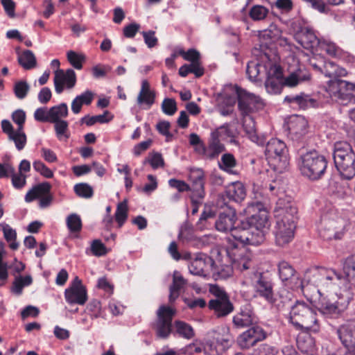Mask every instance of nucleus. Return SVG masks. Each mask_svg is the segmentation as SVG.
Masks as SVG:
<instances>
[{"instance_id": "f257e3e1", "label": "nucleus", "mask_w": 355, "mask_h": 355, "mask_svg": "<svg viewBox=\"0 0 355 355\" xmlns=\"http://www.w3.org/2000/svg\"><path fill=\"white\" fill-rule=\"evenodd\" d=\"M245 211L254 213L241 222L240 227L233 233V238L244 245H260L270 226L264 205L259 200H252L248 202Z\"/></svg>"}, {"instance_id": "f03ea898", "label": "nucleus", "mask_w": 355, "mask_h": 355, "mask_svg": "<svg viewBox=\"0 0 355 355\" xmlns=\"http://www.w3.org/2000/svg\"><path fill=\"white\" fill-rule=\"evenodd\" d=\"M311 273L313 275V283L318 287V293L320 298L318 302V309L325 318H336L340 316L347 308L350 293L347 291L340 290L338 292L337 285H332L327 290H320V279L321 276L317 270H313Z\"/></svg>"}, {"instance_id": "7ed1b4c3", "label": "nucleus", "mask_w": 355, "mask_h": 355, "mask_svg": "<svg viewBox=\"0 0 355 355\" xmlns=\"http://www.w3.org/2000/svg\"><path fill=\"white\" fill-rule=\"evenodd\" d=\"M297 209L290 200L279 198L274 208L276 219L275 236L276 244L283 247L289 243L293 236L297 218Z\"/></svg>"}, {"instance_id": "20e7f679", "label": "nucleus", "mask_w": 355, "mask_h": 355, "mask_svg": "<svg viewBox=\"0 0 355 355\" xmlns=\"http://www.w3.org/2000/svg\"><path fill=\"white\" fill-rule=\"evenodd\" d=\"M321 276L320 279V290H327L331 284L337 285L339 289L349 291L355 287V254L345 258L343 261L344 276L334 269L315 268Z\"/></svg>"}, {"instance_id": "39448f33", "label": "nucleus", "mask_w": 355, "mask_h": 355, "mask_svg": "<svg viewBox=\"0 0 355 355\" xmlns=\"http://www.w3.org/2000/svg\"><path fill=\"white\" fill-rule=\"evenodd\" d=\"M288 321L302 332H318L320 329L315 309L304 301H296L291 307Z\"/></svg>"}, {"instance_id": "423d86ee", "label": "nucleus", "mask_w": 355, "mask_h": 355, "mask_svg": "<svg viewBox=\"0 0 355 355\" xmlns=\"http://www.w3.org/2000/svg\"><path fill=\"white\" fill-rule=\"evenodd\" d=\"M227 254L231 260L232 266H225L219 270L215 266V271H211V272L216 276V279H225L230 277L233 268L243 272L255 267L256 263L252 253L244 248L238 249L237 245L235 243L230 244L227 249Z\"/></svg>"}, {"instance_id": "0eeeda50", "label": "nucleus", "mask_w": 355, "mask_h": 355, "mask_svg": "<svg viewBox=\"0 0 355 355\" xmlns=\"http://www.w3.org/2000/svg\"><path fill=\"white\" fill-rule=\"evenodd\" d=\"M327 164L326 157L316 150L302 153L297 161L301 173L312 180H318L324 175Z\"/></svg>"}, {"instance_id": "6e6552de", "label": "nucleus", "mask_w": 355, "mask_h": 355, "mask_svg": "<svg viewBox=\"0 0 355 355\" xmlns=\"http://www.w3.org/2000/svg\"><path fill=\"white\" fill-rule=\"evenodd\" d=\"M333 156L340 175L346 180L353 178L355 176V151L349 144L344 141L336 142Z\"/></svg>"}, {"instance_id": "1a4fd4ad", "label": "nucleus", "mask_w": 355, "mask_h": 355, "mask_svg": "<svg viewBox=\"0 0 355 355\" xmlns=\"http://www.w3.org/2000/svg\"><path fill=\"white\" fill-rule=\"evenodd\" d=\"M252 272L250 284L254 291V296L263 299L268 304L279 306L274 293V284L271 277L266 272H258L250 269Z\"/></svg>"}, {"instance_id": "9d476101", "label": "nucleus", "mask_w": 355, "mask_h": 355, "mask_svg": "<svg viewBox=\"0 0 355 355\" xmlns=\"http://www.w3.org/2000/svg\"><path fill=\"white\" fill-rule=\"evenodd\" d=\"M265 155L267 159L274 166L279 168H275L282 172L288 165V154L285 143L277 138H272L266 144Z\"/></svg>"}, {"instance_id": "9b49d317", "label": "nucleus", "mask_w": 355, "mask_h": 355, "mask_svg": "<svg viewBox=\"0 0 355 355\" xmlns=\"http://www.w3.org/2000/svg\"><path fill=\"white\" fill-rule=\"evenodd\" d=\"M345 226L346 222L343 218L334 219L325 215L322 217L319 233L324 240H339L345 233Z\"/></svg>"}, {"instance_id": "f8f14e48", "label": "nucleus", "mask_w": 355, "mask_h": 355, "mask_svg": "<svg viewBox=\"0 0 355 355\" xmlns=\"http://www.w3.org/2000/svg\"><path fill=\"white\" fill-rule=\"evenodd\" d=\"M234 92L241 115L251 114L263 107V103L259 96L237 86L234 87Z\"/></svg>"}, {"instance_id": "ddd939ff", "label": "nucleus", "mask_w": 355, "mask_h": 355, "mask_svg": "<svg viewBox=\"0 0 355 355\" xmlns=\"http://www.w3.org/2000/svg\"><path fill=\"white\" fill-rule=\"evenodd\" d=\"M175 310L170 306L162 305L157 311L155 330L159 338H167L172 331V320L175 315Z\"/></svg>"}, {"instance_id": "4468645a", "label": "nucleus", "mask_w": 355, "mask_h": 355, "mask_svg": "<svg viewBox=\"0 0 355 355\" xmlns=\"http://www.w3.org/2000/svg\"><path fill=\"white\" fill-rule=\"evenodd\" d=\"M343 346L349 355H355V320H348L336 329Z\"/></svg>"}, {"instance_id": "2eb2a0df", "label": "nucleus", "mask_w": 355, "mask_h": 355, "mask_svg": "<svg viewBox=\"0 0 355 355\" xmlns=\"http://www.w3.org/2000/svg\"><path fill=\"white\" fill-rule=\"evenodd\" d=\"M332 98L338 103H355V85L345 80H339L331 87Z\"/></svg>"}, {"instance_id": "dca6fc26", "label": "nucleus", "mask_w": 355, "mask_h": 355, "mask_svg": "<svg viewBox=\"0 0 355 355\" xmlns=\"http://www.w3.org/2000/svg\"><path fill=\"white\" fill-rule=\"evenodd\" d=\"M51 186L49 182H43L33 187L25 196V201L31 202L40 198L39 206L44 209L49 207L53 200V196L49 194Z\"/></svg>"}, {"instance_id": "f3484780", "label": "nucleus", "mask_w": 355, "mask_h": 355, "mask_svg": "<svg viewBox=\"0 0 355 355\" xmlns=\"http://www.w3.org/2000/svg\"><path fill=\"white\" fill-rule=\"evenodd\" d=\"M189 270L192 275L206 277L211 271H215V262L211 257L198 253L192 259Z\"/></svg>"}, {"instance_id": "a211bd4d", "label": "nucleus", "mask_w": 355, "mask_h": 355, "mask_svg": "<svg viewBox=\"0 0 355 355\" xmlns=\"http://www.w3.org/2000/svg\"><path fill=\"white\" fill-rule=\"evenodd\" d=\"M266 67H269L265 87L266 91L271 94H279L283 88V72L281 67L275 63H270Z\"/></svg>"}, {"instance_id": "6ab92c4d", "label": "nucleus", "mask_w": 355, "mask_h": 355, "mask_svg": "<svg viewBox=\"0 0 355 355\" xmlns=\"http://www.w3.org/2000/svg\"><path fill=\"white\" fill-rule=\"evenodd\" d=\"M266 337L265 330L260 326L255 325L243 332L237 338V343L242 349H249Z\"/></svg>"}, {"instance_id": "aec40b11", "label": "nucleus", "mask_w": 355, "mask_h": 355, "mask_svg": "<svg viewBox=\"0 0 355 355\" xmlns=\"http://www.w3.org/2000/svg\"><path fill=\"white\" fill-rule=\"evenodd\" d=\"M236 220V211L229 207L219 214L218 218L215 221V227L216 230L220 232H230L231 235L233 236L234 232L240 227V225L235 227Z\"/></svg>"}, {"instance_id": "412c9836", "label": "nucleus", "mask_w": 355, "mask_h": 355, "mask_svg": "<svg viewBox=\"0 0 355 355\" xmlns=\"http://www.w3.org/2000/svg\"><path fill=\"white\" fill-rule=\"evenodd\" d=\"M260 53L261 62L252 60L248 62L247 64L246 73L248 78L253 82L259 81L261 80L259 76L261 72L265 71L267 74L269 67H266V66H268L270 63H273L268 52H260Z\"/></svg>"}, {"instance_id": "4be33fe9", "label": "nucleus", "mask_w": 355, "mask_h": 355, "mask_svg": "<svg viewBox=\"0 0 355 355\" xmlns=\"http://www.w3.org/2000/svg\"><path fill=\"white\" fill-rule=\"evenodd\" d=\"M208 307L218 318L226 317L234 311V305L229 296L224 294L221 297L210 300Z\"/></svg>"}, {"instance_id": "5701e85b", "label": "nucleus", "mask_w": 355, "mask_h": 355, "mask_svg": "<svg viewBox=\"0 0 355 355\" xmlns=\"http://www.w3.org/2000/svg\"><path fill=\"white\" fill-rule=\"evenodd\" d=\"M76 83V76L75 71L69 69L65 72L62 69H58L55 72L54 85L57 94H61L64 90V86L67 88H73Z\"/></svg>"}, {"instance_id": "b1692460", "label": "nucleus", "mask_w": 355, "mask_h": 355, "mask_svg": "<svg viewBox=\"0 0 355 355\" xmlns=\"http://www.w3.org/2000/svg\"><path fill=\"white\" fill-rule=\"evenodd\" d=\"M257 320L253 309L250 304L242 306L239 311L232 318L236 328H244L254 324Z\"/></svg>"}, {"instance_id": "393cba45", "label": "nucleus", "mask_w": 355, "mask_h": 355, "mask_svg": "<svg viewBox=\"0 0 355 355\" xmlns=\"http://www.w3.org/2000/svg\"><path fill=\"white\" fill-rule=\"evenodd\" d=\"M278 274L280 279L286 286L293 288L291 285L295 282V284L302 286V282H298L299 279L295 268L287 261H282L278 263Z\"/></svg>"}, {"instance_id": "a878e982", "label": "nucleus", "mask_w": 355, "mask_h": 355, "mask_svg": "<svg viewBox=\"0 0 355 355\" xmlns=\"http://www.w3.org/2000/svg\"><path fill=\"white\" fill-rule=\"evenodd\" d=\"M189 179L192 182V185L190 187L192 193L198 199H202L205 197V174L202 169L199 168H191Z\"/></svg>"}, {"instance_id": "bb28decb", "label": "nucleus", "mask_w": 355, "mask_h": 355, "mask_svg": "<svg viewBox=\"0 0 355 355\" xmlns=\"http://www.w3.org/2000/svg\"><path fill=\"white\" fill-rule=\"evenodd\" d=\"M308 122L302 116H293L288 123V131L293 139H299L307 132Z\"/></svg>"}, {"instance_id": "cd10ccee", "label": "nucleus", "mask_w": 355, "mask_h": 355, "mask_svg": "<svg viewBox=\"0 0 355 355\" xmlns=\"http://www.w3.org/2000/svg\"><path fill=\"white\" fill-rule=\"evenodd\" d=\"M284 101L291 104L296 105L300 108L306 110L310 107H317L319 102L308 94L302 93L298 95L286 96Z\"/></svg>"}, {"instance_id": "c85d7f7f", "label": "nucleus", "mask_w": 355, "mask_h": 355, "mask_svg": "<svg viewBox=\"0 0 355 355\" xmlns=\"http://www.w3.org/2000/svg\"><path fill=\"white\" fill-rule=\"evenodd\" d=\"M64 297L69 304L83 305L87 300L86 288H68L64 291Z\"/></svg>"}, {"instance_id": "c756f323", "label": "nucleus", "mask_w": 355, "mask_h": 355, "mask_svg": "<svg viewBox=\"0 0 355 355\" xmlns=\"http://www.w3.org/2000/svg\"><path fill=\"white\" fill-rule=\"evenodd\" d=\"M281 36V31L275 24H270L268 28L261 31L259 37L263 43L260 45L261 53L266 52L263 47L268 46L270 43L277 40Z\"/></svg>"}, {"instance_id": "7c9ffc66", "label": "nucleus", "mask_w": 355, "mask_h": 355, "mask_svg": "<svg viewBox=\"0 0 355 355\" xmlns=\"http://www.w3.org/2000/svg\"><path fill=\"white\" fill-rule=\"evenodd\" d=\"M187 284V281L183 277L179 271L175 270L173 275V284L169 288L168 300L173 302L180 295V291Z\"/></svg>"}, {"instance_id": "2f4dec72", "label": "nucleus", "mask_w": 355, "mask_h": 355, "mask_svg": "<svg viewBox=\"0 0 355 355\" xmlns=\"http://www.w3.org/2000/svg\"><path fill=\"white\" fill-rule=\"evenodd\" d=\"M320 42L313 31L310 29H306L303 31L299 40V42L304 49L316 51H318Z\"/></svg>"}, {"instance_id": "473e14b6", "label": "nucleus", "mask_w": 355, "mask_h": 355, "mask_svg": "<svg viewBox=\"0 0 355 355\" xmlns=\"http://www.w3.org/2000/svg\"><path fill=\"white\" fill-rule=\"evenodd\" d=\"M219 137L218 130H214L211 133V137L208 144L209 159H211L216 157L225 150V146L220 142Z\"/></svg>"}, {"instance_id": "72a5a7b5", "label": "nucleus", "mask_w": 355, "mask_h": 355, "mask_svg": "<svg viewBox=\"0 0 355 355\" xmlns=\"http://www.w3.org/2000/svg\"><path fill=\"white\" fill-rule=\"evenodd\" d=\"M309 73L305 69L300 68L289 74L286 78H283V83L284 86L292 87L296 86L300 82L309 80Z\"/></svg>"}, {"instance_id": "f704fd0d", "label": "nucleus", "mask_w": 355, "mask_h": 355, "mask_svg": "<svg viewBox=\"0 0 355 355\" xmlns=\"http://www.w3.org/2000/svg\"><path fill=\"white\" fill-rule=\"evenodd\" d=\"M94 98V93L87 90L80 95L77 96L71 103V110L77 114L81 111L83 105H90Z\"/></svg>"}, {"instance_id": "c9c22d12", "label": "nucleus", "mask_w": 355, "mask_h": 355, "mask_svg": "<svg viewBox=\"0 0 355 355\" xmlns=\"http://www.w3.org/2000/svg\"><path fill=\"white\" fill-rule=\"evenodd\" d=\"M320 72L325 76L331 78H336L345 74V70L340 69L337 64L331 61H324L322 63V68H320Z\"/></svg>"}, {"instance_id": "e433bc0d", "label": "nucleus", "mask_w": 355, "mask_h": 355, "mask_svg": "<svg viewBox=\"0 0 355 355\" xmlns=\"http://www.w3.org/2000/svg\"><path fill=\"white\" fill-rule=\"evenodd\" d=\"M227 195L230 199L240 202L246 195L245 187L241 182L234 183L228 188Z\"/></svg>"}, {"instance_id": "4c0bfd02", "label": "nucleus", "mask_w": 355, "mask_h": 355, "mask_svg": "<svg viewBox=\"0 0 355 355\" xmlns=\"http://www.w3.org/2000/svg\"><path fill=\"white\" fill-rule=\"evenodd\" d=\"M33 283L31 275L26 276L17 275L12 283L11 291L13 293L20 295L22 293L24 287L30 286Z\"/></svg>"}, {"instance_id": "58836bf2", "label": "nucleus", "mask_w": 355, "mask_h": 355, "mask_svg": "<svg viewBox=\"0 0 355 355\" xmlns=\"http://www.w3.org/2000/svg\"><path fill=\"white\" fill-rule=\"evenodd\" d=\"M18 62L19 64L26 70L34 68L37 64L35 56L30 50H26L19 55Z\"/></svg>"}, {"instance_id": "ea45409f", "label": "nucleus", "mask_w": 355, "mask_h": 355, "mask_svg": "<svg viewBox=\"0 0 355 355\" xmlns=\"http://www.w3.org/2000/svg\"><path fill=\"white\" fill-rule=\"evenodd\" d=\"M68 115V107L66 103H62L60 105L53 106L49 110V116L51 122L61 120Z\"/></svg>"}, {"instance_id": "a19ab883", "label": "nucleus", "mask_w": 355, "mask_h": 355, "mask_svg": "<svg viewBox=\"0 0 355 355\" xmlns=\"http://www.w3.org/2000/svg\"><path fill=\"white\" fill-rule=\"evenodd\" d=\"M0 226L2 227L3 236L5 239L10 243L9 246L12 250H17L19 247V243L16 241L17 233L9 225L1 223Z\"/></svg>"}, {"instance_id": "79ce46f5", "label": "nucleus", "mask_w": 355, "mask_h": 355, "mask_svg": "<svg viewBox=\"0 0 355 355\" xmlns=\"http://www.w3.org/2000/svg\"><path fill=\"white\" fill-rule=\"evenodd\" d=\"M243 116V126L245 132L248 135L249 137L252 141L258 142L257 136L256 134V127L254 119L251 114L242 115Z\"/></svg>"}, {"instance_id": "37998d69", "label": "nucleus", "mask_w": 355, "mask_h": 355, "mask_svg": "<svg viewBox=\"0 0 355 355\" xmlns=\"http://www.w3.org/2000/svg\"><path fill=\"white\" fill-rule=\"evenodd\" d=\"M268 13V8L261 5H254L249 10V16L253 21L263 20Z\"/></svg>"}, {"instance_id": "c03bdc74", "label": "nucleus", "mask_w": 355, "mask_h": 355, "mask_svg": "<svg viewBox=\"0 0 355 355\" xmlns=\"http://www.w3.org/2000/svg\"><path fill=\"white\" fill-rule=\"evenodd\" d=\"M236 160L231 153H225L222 155L219 162V168L229 173H232V169L236 166Z\"/></svg>"}, {"instance_id": "a18cd8bd", "label": "nucleus", "mask_w": 355, "mask_h": 355, "mask_svg": "<svg viewBox=\"0 0 355 355\" xmlns=\"http://www.w3.org/2000/svg\"><path fill=\"white\" fill-rule=\"evenodd\" d=\"M8 139L14 141L16 148L21 150L26 144V135L23 129H17L12 135H10Z\"/></svg>"}, {"instance_id": "49530a36", "label": "nucleus", "mask_w": 355, "mask_h": 355, "mask_svg": "<svg viewBox=\"0 0 355 355\" xmlns=\"http://www.w3.org/2000/svg\"><path fill=\"white\" fill-rule=\"evenodd\" d=\"M175 326L176 328V332L182 337L186 339H191L194 336V331L191 325L189 324L182 322L175 321Z\"/></svg>"}, {"instance_id": "de8ad7c7", "label": "nucleus", "mask_w": 355, "mask_h": 355, "mask_svg": "<svg viewBox=\"0 0 355 355\" xmlns=\"http://www.w3.org/2000/svg\"><path fill=\"white\" fill-rule=\"evenodd\" d=\"M75 193L83 198H90L94 195L92 187L87 183L82 182L74 185Z\"/></svg>"}, {"instance_id": "09e8293b", "label": "nucleus", "mask_w": 355, "mask_h": 355, "mask_svg": "<svg viewBox=\"0 0 355 355\" xmlns=\"http://www.w3.org/2000/svg\"><path fill=\"white\" fill-rule=\"evenodd\" d=\"M128 218V205L125 200L118 204L115 212V220L121 227Z\"/></svg>"}, {"instance_id": "8fccbe9b", "label": "nucleus", "mask_w": 355, "mask_h": 355, "mask_svg": "<svg viewBox=\"0 0 355 355\" xmlns=\"http://www.w3.org/2000/svg\"><path fill=\"white\" fill-rule=\"evenodd\" d=\"M67 226L71 232H79L82 229L80 217L76 214L69 215L66 220Z\"/></svg>"}, {"instance_id": "3c124183", "label": "nucleus", "mask_w": 355, "mask_h": 355, "mask_svg": "<svg viewBox=\"0 0 355 355\" xmlns=\"http://www.w3.org/2000/svg\"><path fill=\"white\" fill-rule=\"evenodd\" d=\"M30 89V86L25 80H19L14 85V93L19 99H24L27 96Z\"/></svg>"}, {"instance_id": "603ef678", "label": "nucleus", "mask_w": 355, "mask_h": 355, "mask_svg": "<svg viewBox=\"0 0 355 355\" xmlns=\"http://www.w3.org/2000/svg\"><path fill=\"white\" fill-rule=\"evenodd\" d=\"M67 59L70 64L76 69L83 68V62L85 58L82 54H78L75 51H69L67 52Z\"/></svg>"}, {"instance_id": "864d4df0", "label": "nucleus", "mask_w": 355, "mask_h": 355, "mask_svg": "<svg viewBox=\"0 0 355 355\" xmlns=\"http://www.w3.org/2000/svg\"><path fill=\"white\" fill-rule=\"evenodd\" d=\"M89 250L96 257H102L107 253L105 245L99 239H95L92 242Z\"/></svg>"}, {"instance_id": "5fc2aeb1", "label": "nucleus", "mask_w": 355, "mask_h": 355, "mask_svg": "<svg viewBox=\"0 0 355 355\" xmlns=\"http://www.w3.org/2000/svg\"><path fill=\"white\" fill-rule=\"evenodd\" d=\"M162 112L168 116L173 115L177 111V104L173 98H164L162 103Z\"/></svg>"}, {"instance_id": "6e6d98bb", "label": "nucleus", "mask_w": 355, "mask_h": 355, "mask_svg": "<svg viewBox=\"0 0 355 355\" xmlns=\"http://www.w3.org/2000/svg\"><path fill=\"white\" fill-rule=\"evenodd\" d=\"M178 54L182 55L185 60L190 61L191 64L200 61V53L193 49H189L187 52L183 49H180Z\"/></svg>"}, {"instance_id": "4d7b16f0", "label": "nucleus", "mask_w": 355, "mask_h": 355, "mask_svg": "<svg viewBox=\"0 0 355 355\" xmlns=\"http://www.w3.org/2000/svg\"><path fill=\"white\" fill-rule=\"evenodd\" d=\"M107 114H109L108 111H105L103 114L93 116H85L82 119V122L85 123L88 126L92 125L96 123H107L109 121V120L105 118V115Z\"/></svg>"}, {"instance_id": "13d9d810", "label": "nucleus", "mask_w": 355, "mask_h": 355, "mask_svg": "<svg viewBox=\"0 0 355 355\" xmlns=\"http://www.w3.org/2000/svg\"><path fill=\"white\" fill-rule=\"evenodd\" d=\"M11 180L12 186L17 189H22L26 183V176L22 173H11Z\"/></svg>"}, {"instance_id": "bf43d9fd", "label": "nucleus", "mask_w": 355, "mask_h": 355, "mask_svg": "<svg viewBox=\"0 0 355 355\" xmlns=\"http://www.w3.org/2000/svg\"><path fill=\"white\" fill-rule=\"evenodd\" d=\"M306 5L320 13H327L328 8L324 0H302Z\"/></svg>"}, {"instance_id": "052dcab7", "label": "nucleus", "mask_w": 355, "mask_h": 355, "mask_svg": "<svg viewBox=\"0 0 355 355\" xmlns=\"http://www.w3.org/2000/svg\"><path fill=\"white\" fill-rule=\"evenodd\" d=\"M171 123L167 121H161L157 125V131L162 135L166 137V141H170L173 138V135L169 132Z\"/></svg>"}, {"instance_id": "680f3d73", "label": "nucleus", "mask_w": 355, "mask_h": 355, "mask_svg": "<svg viewBox=\"0 0 355 355\" xmlns=\"http://www.w3.org/2000/svg\"><path fill=\"white\" fill-rule=\"evenodd\" d=\"M155 98V92L139 93V95L137 98V102L139 105H142L144 103L146 104L148 106V107H150L154 103Z\"/></svg>"}, {"instance_id": "e2e57ef3", "label": "nucleus", "mask_w": 355, "mask_h": 355, "mask_svg": "<svg viewBox=\"0 0 355 355\" xmlns=\"http://www.w3.org/2000/svg\"><path fill=\"white\" fill-rule=\"evenodd\" d=\"M141 34L145 44L149 49H152L157 45L158 39L155 36V32L154 31H143Z\"/></svg>"}, {"instance_id": "0e129e2a", "label": "nucleus", "mask_w": 355, "mask_h": 355, "mask_svg": "<svg viewBox=\"0 0 355 355\" xmlns=\"http://www.w3.org/2000/svg\"><path fill=\"white\" fill-rule=\"evenodd\" d=\"M33 165L34 169L44 177L51 178L53 176V171L41 161H35L33 162Z\"/></svg>"}, {"instance_id": "69168bd1", "label": "nucleus", "mask_w": 355, "mask_h": 355, "mask_svg": "<svg viewBox=\"0 0 355 355\" xmlns=\"http://www.w3.org/2000/svg\"><path fill=\"white\" fill-rule=\"evenodd\" d=\"M232 337L228 334L222 337L218 336L216 338V345L221 352L228 349L232 345Z\"/></svg>"}, {"instance_id": "338daca9", "label": "nucleus", "mask_w": 355, "mask_h": 355, "mask_svg": "<svg viewBox=\"0 0 355 355\" xmlns=\"http://www.w3.org/2000/svg\"><path fill=\"white\" fill-rule=\"evenodd\" d=\"M146 162L150 163L154 169L163 166L164 164L162 155L159 153L151 154L149 157L144 161V163Z\"/></svg>"}, {"instance_id": "774afa93", "label": "nucleus", "mask_w": 355, "mask_h": 355, "mask_svg": "<svg viewBox=\"0 0 355 355\" xmlns=\"http://www.w3.org/2000/svg\"><path fill=\"white\" fill-rule=\"evenodd\" d=\"M12 121L17 125V129H23L26 121V113L23 110L18 109L12 114Z\"/></svg>"}]
</instances>
